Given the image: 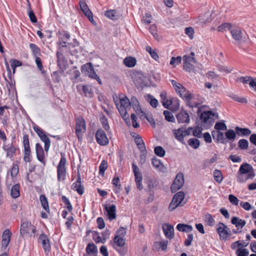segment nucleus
Segmentation results:
<instances>
[{
    "label": "nucleus",
    "instance_id": "09e8293b",
    "mask_svg": "<svg viewBox=\"0 0 256 256\" xmlns=\"http://www.w3.org/2000/svg\"><path fill=\"white\" fill-rule=\"evenodd\" d=\"M164 116L165 120L169 122H174L175 120V118L172 114V113L168 110H164Z\"/></svg>",
    "mask_w": 256,
    "mask_h": 256
},
{
    "label": "nucleus",
    "instance_id": "9b49d317",
    "mask_svg": "<svg viewBox=\"0 0 256 256\" xmlns=\"http://www.w3.org/2000/svg\"><path fill=\"white\" fill-rule=\"evenodd\" d=\"M172 84L176 92L183 100H184L186 98V96L188 95L190 92L180 83L177 82L174 80H172Z\"/></svg>",
    "mask_w": 256,
    "mask_h": 256
},
{
    "label": "nucleus",
    "instance_id": "cd10ccee",
    "mask_svg": "<svg viewBox=\"0 0 256 256\" xmlns=\"http://www.w3.org/2000/svg\"><path fill=\"white\" fill-rule=\"evenodd\" d=\"M173 103H175L176 104V106L177 108L180 107L179 100L177 98H170L162 102L163 106L166 108H169L170 106H171Z\"/></svg>",
    "mask_w": 256,
    "mask_h": 256
},
{
    "label": "nucleus",
    "instance_id": "3c124183",
    "mask_svg": "<svg viewBox=\"0 0 256 256\" xmlns=\"http://www.w3.org/2000/svg\"><path fill=\"white\" fill-rule=\"evenodd\" d=\"M114 242L120 247H122L125 244V242L123 238L119 236H114Z\"/></svg>",
    "mask_w": 256,
    "mask_h": 256
},
{
    "label": "nucleus",
    "instance_id": "72a5a7b5",
    "mask_svg": "<svg viewBox=\"0 0 256 256\" xmlns=\"http://www.w3.org/2000/svg\"><path fill=\"white\" fill-rule=\"evenodd\" d=\"M23 144L24 146V153H30L28 136L26 134L23 136Z\"/></svg>",
    "mask_w": 256,
    "mask_h": 256
},
{
    "label": "nucleus",
    "instance_id": "052dcab7",
    "mask_svg": "<svg viewBox=\"0 0 256 256\" xmlns=\"http://www.w3.org/2000/svg\"><path fill=\"white\" fill-rule=\"evenodd\" d=\"M140 163L142 164H144L146 161L147 151L146 148H144V150H140Z\"/></svg>",
    "mask_w": 256,
    "mask_h": 256
},
{
    "label": "nucleus",
    "instance_id": "5fc2aeb1",
    "mask_svg": "<svg viewBox=\"0 0 256 256\" xmlns=\"http://www.w3.org/2000/svg\"><path fill=\"white\" fill-rule=\"evenodd\" d=\"M216 131L226 130L227 126L224 122H216L214 126Z\"/></svg>",
    "mask_w": 256,
    "mask_h": 256
},
{
    "label": "nucleus",
    "instance_id": "a19ab883",
    "mask_svg": "<svg viewBox=\"0 0 256 256\" xmlns=\"http://www.w3.org/2000/svg\"><path fill=\"white\" fill-rule=\"evenodd\" d=\"M5 80L7 82L6 84V88L10 93L14 92L15 91L14 81L13 82L12 80H8L6 78L4 77Z\"/></svg>",
    "mask_w": 256,
    "mask_h": 256
},
{
    "label": "nucleus",
    "instance_id": "7ed1b4c3",
    "mask_svg": "<svg viewBox=\"0 0 256 256\" xmlns=\"http://www.w3.org/2000/svg\"><path fill=\"white\" fill-rule=\"evenodd\" d=\"M194 56V52H191L190 55H185L183 56V68L186 71L190 72L194 70V64L196 63Z\"/></svg>",
    "mask_w": 256,
    "mask_h": 256
},
{
    "label": "nucleus",
    "instance_id": "473e14b6",
    "mask_svg": "<svg viewBox=\"0 0 256 256\" xmlns=\"http://www.w3.org/2000/svg\"><path fill=\"white\" fill-rule=\"evenodd\" d=\"M231 34L234 39L236 41L240 40L242 38V34L240 30L238 28L232 29L230 30Z\"/></svg>",
    "mask_w": 256,
    "mask_h": 256
},
{
    "label": "nucleus",
    "instance_id": "4d7b16f0",
    "mask_svg": "<svg viewBox=\"0 0 256 256\" xmlns=\"http://www.w3.org/2000/svg\"><path fill=\"white\" fill-rule=\"evenodd\" d=\"M205 222L210 226H213L214 224V220L212 216L210 214H207L205 216Z\"/></svg>",
    "mask_w": 256,
    "mask_h": 256
},
{
    "label": "nucleus",
    "instance_id": "de8ad7c7",
    "mask_svg": "<svg viewBox=\"0 0 256 256\" xmlns=\"http://www.w3.org/2000/svg\"><path fill=\"white\" fill-rule=\"evenodd\" d=\"M108 162L106 160H103L99 166V174L104 176L105 170L108 168Z\"/></svg>",
    "mask_w": 256,
    "mask_h": 256
},
{
    "label": "nucleus",
    "instance_id": "a18cd8bd",
    "mask_svg": "<svg viewBox=\"0 0 256 256\" xmlns=\"http://www.w3.org/2000/svg\"><path fill=\"white\" fill-rule=\"evenodd\" d=\"M202 127L197 126L193 128L192 130V134L194 136L197 137L198 138H200L202 137Z\"/></svg>",
    "mask_w": 256,
    "mask_h": 256
},
{
    "label": "nucleus",
    "instance_id": "79ce46f5",
    "mask_svg": "<svg viewBox=\"0 0 256 256\" xmlns=\"http://www.w3.org/2000/svg\"><path fill=\"white\" fill-rule=\"evenodd\" d=\"M214 177L215 180L219 184L221 183L222 181V174L221 172L218 170H215L214 171Z\"/></svg>",
    "mask_w": 256,
    "mask_h": 256
},
{
    "label": "nucleus",
    "instance_id": "864d4df0",
    "mask_svg": "<svg viewBox=\"0 0 256 256\" xmlns=\"http://www.w3.org/2000/svg\"><path fill=\"white\" fill-rule=\"evenodd\" d=\"M11 66L12 69V73L14 74L16 72V67L21 66L22 65V62L18 60H10Z\"/></svg>",
    "mask_w": 256,
    "mask_h": 256
},
{
    "label": "nucleus",
    "instance_id": "bb28decb",
    "mask_svg": "<svg viewBox=\"0 0 256 256\" xmlns=\"http://www.w3.org/2000/svg\"><path fill=\"white\" fill-rule=\"evenodd\" d=\"M235 130L236 134L240 136H246L251 134V130L248 128H242L239 126H236Z\"/></svg>",
    "mask_w": 256,
    "mask_h": 256
},
{
    "label": "nucleus",
    "instance_id": "e2e57ef3",
    "mask_svg": "<svg viewBox=\"0 0 256 256\" xmlns=\"http://www.w3.org/2000/svg\"><path fill=\"white\" fill-rule=\"evenodd\" d=\"M152 164L154 168L158 170V171L160 170V160L157 158L155 156L152 158Z\"/></svg>",
    "mask_w": 256,
    "mask_h": 256
},
{
    "label": "nucleus",
    "instance_id": "58836bf2",
    "mask_svg": "<svg viewBox=\"0 0 256 256\" xmlns=\"http://www.w3.org/2000/svg\"><path fill=\"white\" fill-rule=\"evenodd\" d=\"M188 145L193 148H198L200 145V142L196 138H192L188 140Z\"/></svg>",
    "mask_w": 256,
    "mask_h": 256
},
{
    "label": "nucleus",
    "instance_id": "f257e3e1",
    "mask_svg": "<svg viewBox=\"0 0 256 256\" xmlns=\"http://www.w3.org/2000/svg\"><path fill=\"white\" fill-rule=\"evenodd\" d=\"M130 76L138 88H144L150 86L148 76L141 71L132 70Z\"/></svg>",
    "mask_w": 256,
    "mask_h": 256
},
{
    "label": "nucleus",
    "instance_id": "f03ea898",
    "mask_svg": "<svg viewBox=\"0 0 256 256\" xmlns=\"http://www.w3.org/2000/svg\"><path fill=\"white\" fill-rule=\"evenodd\" d=\"M114 100L122 118L124 120L128 118L127 110L130 108V100L126 96H120L119 100L114 98Z\"/></svg>",
    "mask_w": 256,
    "mask_h": 256
},
{
    "label": "nucleus",
    "instance_id": "6ab92c4d",
    "mask_svg": "<svg viewBox=\"0 0 256 256\" xmlns=\"http://www.w3.org/2000/svg\"><path fill=\"white\" fill-rule=\"evenodd\" d=\"M80 8L81 10L82 11V12L86 16V17L88 18L89 20L92 22L94 21L93 20V16H92V14L89 9L88 5L86 3V2L84 0H80Z\"/></svg>",
    "mask_w": 256,
    "mask_h": 256
},
{
    "label": "nucleus",
    "instance_id": "39448f33",
    "mask_svg": "<svg viewBox=\"0 0 256 256\" xmlns=\"http://www.w3.org/2000/svg\"><path fill=\"white\" fill-rule=\"evenodd\" d=\"M184 198V194L183 192L176 193L169 205V210L172 211L178 206H182L185 204L184 202H183Z\"/></svg>",
    "mask_w": 256,
    "mask_h": 256
},
{
    "label": "nucleus",
    "instance_id": "f704fd0d",
    "mask_svg": "<svg viewBox=\"0 0 256 256\" xmlns=\"http://www.w3.org/2000/svg\"><path fill=\"white\" fill-rule=\"evenodd\" d=\"M40 200L42 207L46 211L49 212L50 208L47 198L44 195H40Z\"/></svg>",
    "mask_w": 256,
    "mask_h": 256
},
{
    "label": "nucleus",
    "instance_id": "dca6fc26",
    "mask_svg": "<svg viewBox=\"0 0 256 256\" xmlns=\"http://www.w3.org/2000/svg\"><path fill=\"white\" fill-rule=\"evenodd\" d=\"M72 188L80 195L84 193V186L81 184V177L79 172H78L76 181L72 186Z\"/></svg>",
    "mask_w": 256,
    "mask_h": 256
},
{
    "label": "nucleus",
    "instance_id": "b1692460",
    "mask_svg": "<svg viewBox=\"0 0 256 256\" xmlns=\"http://www.w3.org/2000/svg\"><path fill=\"white\" fill-rule=\"evenodd\" d=\"M212 134L214 138H216L218 142H219L223 144H226L227 143L228 141L226 140L223 132L220 131L214 130L212 132Z\"/></svg>",
    "mask_w": 256,
    "mask_h": 256
},
{
    "label": "nucleus",
    "instance_id": "4c0bfd02",
    "mask_svg": "<svg viewBox=\"0 0 256 256\" xmlns=\"http://www.w3.org/2000/svg\"><path fill=\"white\" fill-rule=\"evenodd\" d=\"M134 142L136 143L138 148L140 150L146 148L143 140L142 139V137L140 136L139 135H138L135 138Z\"/></svg>",
    "mask_w": 256,
    "mask_h": 256
},
{
    "label": "nucleus",
    "instance_id": "8fccbe9b",
    "mask_svg": "<svg viewBox=\"0 0 256 256\" xmlns=\"http://www.w3.org/2000/svg\"><path fill=\"white\" fill-rule=\"evenodd\" d=\"M100 122L102 124L103 128L106 131L110 130V126L108 123V120L106 116H103L100 118Z\"/></svg>",
    "mask_w": 256,
    "mask_h": 256
},
{
    "label": "nucleus",
    "instance_id": "f3484780",
    "mask_svg": "<svg viewBox=\"0 0 256 256\" xmlns=\"http://www.w3.org/2000/svg\"><path fill=\"white\" fill-rule=\"evenodd\" d=\"M78 92L81 94H84L86 97L92 98L93 96L94 93L90 86L88 85H79L76 86Z\"/></svg>",
    "mask_w": 256,
    "mask_h": 256
},
{
    "label": "nucleus",
    "instance_id": "9d476101",
    "mask_svg": "<svg viewBox=\"0 0 256 256\" xmlns=\"http://www.w3.org/2000/svg\"><path fill=\"white\" fill-rule=\"evenodd\" d=\"M216 231L220 235V239L226 240L230 235V228L224 224L220 222L217 225Z\"/></svg>",
    "mask_w": 256,
    "mask_h": 256
},
{
    "label": "nucleus",
    "instance_id": "a878e982",
    "mask_svg": "<svg viewBox=\"0 0 256 256\" xmlns=\"http://www.w3.org/2000/svg\"><path fill=\"white\" fill-rule=\"evenodd\" d=\"M173 134L175 137V138L178 140L179 142H181L182 144H185L186 142L184 141V136L183 134L182 131V128H179L176 130H172Z\"/></svg>",
    "mask_w": 256,
    "mask_h": 256
},
{
    "label": "nucleus",
    "instance_id": "c03bdc74",
    "mask_svg": "<svg viewBox=\"0 0 256 256\" xmlns=\"http://www.w3.org/2000/svg\"><path fill=\"white\" fill-rule=\"evenodd\" d=\"M104 15L106 17L113 20L117 19L118 17L116 10H106L104 13Z\"/></svg>",
    "mask_w": 256,
    "mask_h": 256
},
{
    "label": "nucleus",
    "instance_id": "bf43d9fd",
    "mask_svg": "<svg viewBox=\"0 0 256 256\" xmlns=\"http://www.w3.org/2000/svg\"><path fill=\"white\" fill-rule=\"evenodd\" d=\"M238 146L240 148L245 150L248 148V142L246 139H241L238 142Z\"/></svg>",
    "mask_w": 256,
    "mask_h": 256
},
{
    "label": "nucleus",
    "instance_id": "aec40b11",
    "mask_svg": "<svg viewBox=\"0 0 256 256\" xmlns=\"http://www.w3.org/2000/svg\"><path fill=\"white\" fill-rule=\"evenodd\" d=\"M39 240L41 241L44 252L48 253L51 248L48 236L44 234H42L39 236Z\"/></svg>",
    "mask_w": 256,
    "mask_h": 256
},
{
    "label": "nucleus",
    "instance_id": "603ef678",
    "mask_svg": "<svg viewBox=\"0 0 256 256\" xmlns=\"http://www.w3.org/2000/svg\"><path fill=\"white\" fill-rule=\"evenodd\" d=\"M148 100L150 101V104L154 108H156L158 104V101L156 99L154 98L150 94H146V96Z\"/></svg>",
    "mask_w": 256,
    "mask_h": 256
},
{
    "label": "nucleus",
    "instance_id": "0e129e2a",
    "mask_svg": "<svg viewBox=\"0 0 256 256\" xmlns=\"http://www.w3.org/2000/svg\"><path fill=\"white\" fill-rule=\"evenodd\" d=\"M62 201L64 203L66 206V208L68 210L69 212L72 211V206L69 200L64 196H63L62 197Z\"/></svg>",
    "mask_w": 256,
    "mask_h": 256
},
{
    "label": "nucleus",
    "instance_id": "37998d69",
    "mask_svg": "<svg viewBox=\"0 0 256 256\" xmlns=\"http://www.w3.org/2000/svg\"><path fill=\"white\" fill-rule=\"evenodd\" d=\"M252 168V167L250 166V165L248 164H246L240 166L238 172L242 173V174H246Z\"/></svg>",
    "mask_w": 256,
    "mask_h": 256
},
{
    "label": "nucleus",
    "instance_id": "338daca9",
    "mask_svg": "<svg viewBox=\"0 0 256 256\" xmlns=\"http://www.w3.org/2000/svg\"><path fill=\"white\" fill-rule=\"evenodd\" d=\"M29 10L28 11V16L30 18V20L32 23H36L38 22L37 18L34 14V12L32 10L30 6H29Z\"/></svg>",
    "mask_w": 256,
    "mask_h": 256
},
{
    "label": "nucleus",
    "instance_id": "393cba45",
    "mask_svg": "<svg viewBox=\"0 0 256 256\" xmlns=\"http://www.w3.org/2000/svg\"><path fill=\"white\" fill-rule=\"evenodd\" d=\"M231 222L232 224L234 225L238 230L242 229L246 224V222L244 220L240 219L236 216L232 218Z\"/></svg>",
    "mask_w": 256,
    "mask_h": 256
},
{
    "label": "nucleus",
    "instance_id": "ddd939ff",
    "mask_svg": "<svg viewBox=\"0 0 256 256\" xmlns=\"http://www.w3.org/2000/svg\"><path fill=\"white\" fill-rule=\"evenodd\" d=\"M162 231L166 238L172 240L174 238V226L168 223L164 224L162 226Z\"/></svg>",
    "mask_w": 256,
    "mask_h": 256
},
{
    "label": "nucleus",
    "instance_id": "774afa93",
    "mask_svg": "<svg viewBox=\"0 0 256 256\" xmlns=\"http://www.w3.org/2000/svg\"><path fill=\"white\" fill-rule=\"evenodd\" d=\"M231 25L228 23H224L218 27V32H223L224 30H229L230 28Z\"/></svg>",
    "mask_w": 256,
    "mask_h": 256
},
{
    "label": "nucleus",
    "instance_id": "1a4fd4ad",
    "mask_svg": "<svg viewBox=\"0 0 256 256\" xmlns=\"http://www.w3.org/2000/svg\"><path fill=\"white\" fill-rule=\"evenodd\" d=\"M184 182L183 174L182 172L178 173L171 186L172 192H174L180 190L184 185Z\"/></svg>",
    "mask_w": 256,
    "mask_h": 256
},
{
    "label": "nucleus",
    "instance_id": "ea45409f",
    "mask_svg": "<svg viewBox=\"0 0 256 256\" xmlns=\"http://www.w3.org/2000/svg\"><path fill=\"white\" fill-rule=\"evenodd\" d=\"M104 232L102 233V235L104 236ZM93 238L96 244L100 242L104 244L106 241V238H104V236L103 238L102 239L101 236H99L98 233L97 232L94 231L93 232Z\"/></svg>",
    "mask_w": 256,
    "mask_h": 256
},
{
    "label": "nucleus",
    "instance_id": "49530a36",
    "mask_svg": "<svg viewBox=\"0 0 256 256\" xmlns=\"http://www.w3.org/2000/svg\"><path fill=\"white\" fill-rule=\"evenodd\" d=\"M30 48L31 49L35 58L38 57V56L40 55V49L36 44H30Z\"/></svg>",
    "mask_w": 256,
    "mask_h": 256
},
{
    "label": "nucleus",
    "instance_id": "6e6552de",
    "mask_svg": "<svg viewBox=\"0 0 256 256\" xmlns=\"http://www.w3.org/2000/svg\"><path fill=\"white\" fill-rule=\"evenodd\" d=\"M96 142L100 146H106L109 143V140L106 132L102 129L97 130L95 134Z\"/></svg>",
    "mask_w": 256,
    "mask_h": 256
},
{
    "label": "nucleus",
    "instance_id": "4be33fe9",
    "mask_svg": "<svg viewBox=\"0 0 256 256\" xmlns=\"http://www.w3.org/2000/svg\"><path fill=\"white\" fill-rule=\"evenodd\" d=\"M2 148L6 152V157L10 158H12L16 152V148L13 142H12L10 145L4 144Z\"/></svg>",
    "mask_w": 256,
    "mask_h": 256
},
{
    "label": "nucleus",
    "instance_id": "c85d7f7f",
    "mask_svg": "<svg viewBox=\"0 0 256 256\" xmlns=\"http://www.w3.org/2000/svg\"><path fill=\"white\" fill-rule=\"evenodd\" d=\"M10 196L14 198H16L20 196V185L16 184L12 186L10 190Z\"/></svg>",
    "mask_w": 256,
    "mask_h": 256
},
{
    "label": "nucleus",
    "instance_id": "6e6d98bb",
    "mask_svg": "<svg viewBox=\"0 0 256 256\" xmlns=\"http://www.w3.org/2000/svg\"><path fill=\"white\" fill-rule=\"evenodd\" d=\"M249 178V176L246 174H242L238 172L237 175V181L239 182H244Z\"/></svg>",
    "mask_w": 256,
    "mask_h": 256
},
{
    "label": "nucleus",
    "instance_id": "7c9ffc66",
    "mask_svg": "<svg viewBox=\"0 0 256 256\" xmlns=\"http://www.w3.org/2000/svg\"><path fill=\"white\" fill-rule=\"evenodd\" d=\"M176 229L180 232H188L192 230V227L186 224H178L176 226Z\"/></svg>",
    "mask_w": 256,
    "mask_h": 256
},
{
    "label": "nucleus",
    "instance_id": "e433bc0d",
    "mask_svg": "<svg viewBox=\"0 0 256 256\" xmlns=\"http://www.w3.org/2000/svg\"><path fill=\"white\" fill-rule=\"evenodd\" d=\"M40 139L44 143V150L46 152L48 151L50 145V140L49 138L45 134L40 138Z\"/></svg>",
    "mask_w": 256,
    "mask_h": 256
},
{
    "label": "nucleus",
    "instance_id": "423d86ee",
    "mask_svg": "<svg viewBox=\"0 0 256 256\" xmlns=\"http://www.w3.org/2000/svg\"><path fill=\"white\" fill-rule=\"evenodd\" d=\"M198 96L196 94H192L190 92L186 96L184 100L188 106L190 108L198 107L202 101L198 98Z\"/></svg>",
    "mask_w": 256,
    "mask_h": 256
},
{
    "label": "nucleus",
    "instance_id": "f8f14e48",
    "mask_svg": "<svg viewBox=\"0 0 256 256\" xmlns=\"http://www.w3.org/2000/svg\"><path fill=\"white\" fill-rule=\"evenodd\" d=\"M178 123L188 124L190 122L188 113L184 110H181L176 115Z\"/></svg>",
    "mask_w": 256,
    "mask_h": 256
},
{
    "label": "nucleus",
    "instance_id": "4468645a",
    "mask_svg": "<svg viewBox=\"0 0 256 256\" xmlns=\"http://www.w3.org/2000/svg\"><path fill=\"white\" fill-rule=\"evenodd\" d=\"M82 73L86 76L91 78L96 74L94 68L90 62L86 63L82 65L81 67Z\"/></svg>",
    "mask_w": 256,
    "mask_h": 256
},
{
    "label": "nucleus",
    "instance_id": "5701e85b",
    "mask_svg": "<svg viewBox=\"0 0 256 256\" xmlns=\"http://www.w3.org/2000/svg\"><path fill=\"white\" fill-rule=\"evenodd\" d=\"M214 114L210 111H206L202 112L200 116V120L204 123H210L212 120V117Z\"/></svg>",
    "mask_w": 256,
    "mask_h": 256
},
{
    "label": "nucleus",
    "instance_id": "a211bd4d",
    "mask_svg": "<svg viewBox=\"0 0 256 256\" xmlns=\"http://www.w3.org/2000/svg\"><path fill=\"white\" fill-rule=\"evenodd\" d=\"M36 158L38 160L41 162L44 166L46 165V160L44 158V149L42 145L37 143L36 144Z\"/></svg>",
    "mask_w": 256,
    "mask_h": 256
},
{
    "label": "nucleus",
    "instance_id": "c9c22d12",
    "mask_svg": "<svg viewBox=\"0 0 256 256\" xmlns=\"http://www.w3.org/2000/svg\"><path fill=\"white\" fill-rule=\"evenodd\" d=\"M226 140L233 141L236 136V132L233 130L230 129L225 133Z\"/></svg>",
    "mask_w": 256,
    "mask_h": 256
},
{
    "label": "nucleus",
    "instance_id": "2f4dec72",
    "mask_svg": "<svg viewBox=\"0 0 256 256\" xmlns=\"http://www.w3.org/2000/svg\"><path fill=\"white\" fill-rule=\"evenodd\" d=\"M130 108L132 106L136 112L139 111L140 110L138 102L136 97L132 96L130 100Z\"/></svg>",
    "mask_w": 256,
    "mask_h": 256
},
{
    "label": "nucleus",
    "instance_id": "69168bd1",
    "mask_svg": "<svg viewBox=\"0 0 256 256\" xmlns=\"http://www.w3.org/2000/svg\"><path fill=\"white\" fill-rule=\"evenodd\" d=\"M181 62L182 57L180 56H178L176 58L172 57L170 61V64L174 66H176L180 64Z\"/></svg>",
    "mask_w": 256,
    "mask_h": 256
},
{
    "label": "nucleus",
    "instance_id": "680f3d73",
    "mask_svg": "<svg viewBox=\"0 0 256 256\" xmlns=\"http://www.w3.org/2000/svg\"><path fill=\"white\" fill-rule=\"evenodd\" d=\"M218 70L221 72L228 74L232 71V68H228L226 66L220 65L218 66Z\"/></svg>",
    "mask_w": 256,
    "mask_h": 256
},
{
    "label": "nucleus",
    "instance_id": "2eb2a0df",
    "mask_svg": "<svg viewBox=\"0 0 256 256\" xmlns=\"http://www.w3.org/2000/svg\"><path fill=\"white\" fill-rule=\"evenodd\" d=\"M104 209L106 212L107 216L110 220L116 218V206L114 204H104Z\"/></svg>",
    "mask_w": 256,
    "mask_h": 256
},
{
    "label": "nucleus",
    "instance_id": "412c9836",
    "mask_svg": "<svg viewBox=\"0 0 256 256\" xmlns=\"http://www.w3.org/2000/svg\"><path fill=\"white\" fill-rule=\"evenodd\" d=\"M11 236L12 233L8 229L4 231L2 236V248H6L8 246L10 240Z\"/></svg>",
    "mask_w": 256,
    "mask_h": 256
},
{
    "label": "nucleus",
    "instance_id": "c756f323",
    "mask_svg": "<svg viewBox=\"0 0 256 256\" xmlns=\"http://www.w3.org/2000/svg\"><path fill=\"white\" fill-rule=\"evenodd\" d=\"M123 62L126 67L132 68L136 66V60L134 57L128 56L124 60Z\"/></svg>",
    "mask_w": 256,
    "mask_h": 256
},
{
    "label": "nucleus",
    "instance_id": "20e7f679",
    "mask_svg": "<svg viewBox=\"0 0 256 256\" xmlns=\"http://www.w3.org/2000/svg\"><path fill=\"white\" fill-rule=\"evenodd\" d=\"M66 160L64 156L62 155L60 161L59 162L56 168L58 180L59 182L64 180L66 178Z\"/></svg>",
    "mask_w": 256,
    "mask_h": 256
},
{
    "label": "nucleus",
    "instance_id": "0eeeda50",
    "mask_svg": "<svg viewBox=\"0 0 256 256\" xmlns=\"http://www.w3.org/2000/svg\"><path fill=\"white\" fill-rule=\"evenodd\" d=\"M86 131L85 120L82 117L78 118L76 120V133L78 140L82 138V134Z\"/></svg>",
    "mask_w": 256,
    "mask_h": 256
},
{
    "label": "nucleus",
    "instance_id": "13d9d810",
    "mask_svg": "<svg viewBox=\"0 0 256 256\" xmlns=\"http://www.w3.org/2000/svg\"><path fill=\"white\" fill-rule=\"evenodd\" d=\"M236 253L237 256H248L249 254L248 250L244 248H238Z\"/></svg>",
    "mask_w": 256,
    "mask_h": 256
}]
</instances>
